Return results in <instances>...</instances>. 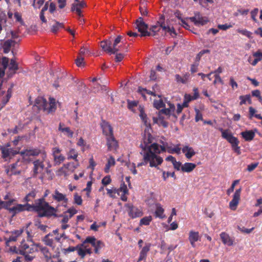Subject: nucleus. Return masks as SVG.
Instances as JSON below:
<instances>
[{
  "label": "nucleus",
  "instance_id": "nucleus-56",
  "mask_svg": "<svg viewBox=\"0 0 262 262\" xmlns=\"http://www.w3.org/2000/svg\"><path fill=\"white\" fill-rule=\"evenodd\" d=\"M173 168L177 171H182L183 164L180 161H174L172 163Z\"/></svg>",
  "mask_w": 262,
  "mask_h": 262
},
{
  "label": "nucleus",
  "instance_id": "nucleus-20",
  "mask_svg": "<svg viewBox=\"0 0 262 262\" xmlns=\"http://www.w3.org/2000/svg\"><path fill=\"white\" fill-rule=\"evenodd\" d=\"M167 104L168 107L160 111V113L164 115L166 117V119H169L171 116L176 117L173 114L175 111L174 105L170 102H167Z\"/></svg>",
  "mask_w": 262,
  "mask_h": 262
},
{
  "label": "nucleus",
  "instance_id": "nucleus-63",
  "mask_svg": "<svg viewBox=\"0 0 262 262\" xmlns=\"http://www.w3.org/2000/svg\"><path fill=\"white\" fill-rule=\"evenodd\" d=\"M84 58L83 57L78 56L77 58L76 59L75 62L78 67H83L84 63L83 62Z\"/></svg>",
  "mask_w": 262,
  "mask_h": 262
},
{
  "label": "nucleus",
  "instance_id": "nucleus-31",
  "mask_svg": "<svg viewBox=\"0 0 262 262\" xmlns=\"http://www.w3.org/2000/svg\"><path fill=\"white\" fill-rule=\"evenodd\" d=\"M117 190H118V195H120L121 200L123 201H126L127 200L126 195L128 194V191L125 183H122L120 188L117 189Z\"/></svg>",
  "mask_w": 262,
  "mask_h": 262
},
{
  "label": "nucleus",
  "instance_id": "nucleus-2",
  "mask_svg": "<svg viewBox=\"0 0 262 262\" xmlns=\"http://www.w3.org/2000/svg\"><path fill=\"white\" fill-rule=\"evenodd\" d=\"M20 154L23 159L27 161L31 160V156L41 155V159L35 160L33 162V177H42L45 168L44 161L47 158V154L44 151H41L38 148H27L21 151Z\"/></svg>",
  "mask_w": 262,
  "mask_h": 262
},
{
  "label": "nucleus",
  "instance_id": "nucleus-18",
  "mask_svg": "<svg viewBox=\"0 0 262 262\" xmlns=\"http://www.w3.org/2000/svg\"><path fill=\"white\" fill-rule=\"evenodd\" d=\"M58 230H55L53 231L51 234H49L46 235L43 239L44 242L47 245L52 246L53 244V240L52 238H51V236H54L55 239L59 241L61 237H62L64 235V233L61 234L60 236H58Z\"/></svg>",
  "mask_w": 262,
  "mask_h": 262
},
{
  "label": "nucleus",
  "instance_id": "nucleus-10",
  "mask_svg": "<svg viewBox=\"0 0 262 262\" xmlns=\"http://www.w3.org/2000/svg\"><path fill=\"white\" fill-rule=\"evenodd\" d=\"M52 152L54 165H59L65 160L66 158L61 153V150L59 147H55L53 148Z\"/></svg>",
  "mask_w": 262,
  "mask_h": 262
},
{
  "label": "nucleus",
  "instance_id": "nucleus-16",
  "mask_svg": "<svg viewBox=\"0 0 262 262\" xmlns=\"http://www.w3.org/2000/svg\"><path fill=\"white\" fill-rule=\"evenodd\" d=\"M153 138L152 136L149 133H145L143 138V141L140 144V147L143 149V152L147 151L152 144Z\"/></svg>",
  "mask_w": 262,
  "mask_h": 262
},
{
  "label": "nucleus",
  "instance_id": "nucleus-40",
  "mask_svg": "<svg viewBox=\"0 0 262 262\" xmlns=\"http://www.w3.org/2000/svg\"><path fill=\"white\" fill-rule=\"evenodd\" d=\"M175 77H176V80L177 82L180 83H183V84H185L189 80V74L188 73H186V74H184L182 76H181L178 74H177V75H176Z\"/></svg>",
  "mask_w": 262,
  "mask_h": 262
},
{
  "label": "nucleus",
  "instance_id": "nucleus-25",
  "mask_svg": "<svg viewBox=\"0 0 262 262\" xmlns=\"http://www.w3.org/2000/svg\"><path fill=\"white\" fill-rule=\"evenodd\" d=\"M78 151L75 148H70L69 150L67 152V159L69 160H73L74 162H71L73 163L79 164L78 157Z\"/></svg>",
  "mask_w": 262,
  "mask_h": 262
},
{
  "label": "nucleus",
  "instance_id": "nucleus-55",
  "mask_svg": "<svg viewBox=\"0 0 262 262\" xmlns=\"http://www.w3.org/2000/svg\"><path fill=\"white\" fill-rule=\"evenodd\" d=\"M76 250L77 251L78 254L81 257L83 258L87 253L84 251L81 245L77 246Z\"/></svg>",
  "mask_w": 262,
  "mask_h": 262
},
{
  "label": "nucleus",
  "instance_id": "nucleus-38",
  "mask_svg": "<svg viewBox=\"0 0 262 262\" xmlns=\"http://www.w3.org/2000/svg\"><path fill=\"white\" fill-rule=\"evenodd\" d=\"M195 164L190 162H186L183 164V172L190 173L192 172L196 167Z\"/></svg>",
  "mask_w": 262,
  "mask_h": 262
},
{
  "label": "nucleus",
  "instance_id": "nucleus-59",
  "mask_svg": "<svg viewBox=\"0 0 262 262\" xmlns=\"http://www.w3.org/2000/svg\"><path fill=\"white\" fill-rule=\"evenodd\" d=\"M36 193L35 191H32L30 192L28 194L26 195L25 197V201L26 202H30L33 200V199L35 197Z\"/></svg>",
  "mask_w": 262,
  "mask_h": 262
},
{
  "label": "nucleus",
  "instance_id": "nucleus-44",
  "mask_svg": "<svg viewBox=\"0 0 262 262\" xmlns=\"http://www.w3.org/2000/svg\"><path fill=\"white\" fill-rule=\"evenodd\" d=\"M63 27L62 23L55 21L54 24L51 27V30L53 33H56L60 28Z\"/></svg>",
  "mask_w": 262,
  "mask_h": 262
},
{
  "label": "nucleus",
  "instance_id": "nucleus-13",
  "mask_svg": "<svg viewBox=\"0 0 262 262\" xmlns=\"http://www.w3.org/2000/svg\"><path fill=\"white\" fill-rule=\"evenodd\" d=\"M9 144H7L6 146H2L1 147V149L4 158L6 159L8 158H11V157L19 152V149L18 148L13 149L12 148H9Z\"/></svg>",
  "mask_w": 262,
  "mask_h": 262
},
{
  "label": "nucleus",
  "instance_id": "nucleus-12",
  "mask_svg": "<svg viewBox=\"0 0 262 262\" xmlns=\"http://www.w3.org/2000/svg\"><path fill=\"white\" fill-rule=\"evenodd\" d=\"M242 188H239L236 189L232 195V199L229 202V207L231 210L235 211L236 210L238 205L241 200V195Z\"/></svg>",
  "mask_w": 262,
  "mask_h": 262
},
{
  "label": "nucleus",
  "instance_id": "nucleus-34",
  "mask_svg": "<svg viewBox=\"0 0 262 262\" xmlns=\"http://www.w3.org/2000/svg\"><path fill=\"white\" fill-rule=\"evenodd\" d=\"M151 244L150 243H145L144 246L142 248L140 252V255L138 258V261H140L146 257L147 254L149 252L150 249Z\"/></svg>",
  "mask_w": 262,
  "mask_h": 262
},
{
  "label": "nucleus",
  "instance_id": "nucleus-51",
  "mask_svg": "<svg viewBox=\"0 0 262 262\" xmlns=\"http://www.w3.org/2000/svg\"><path fill=\"white\" fill-rule=\"evenodd\" d=\"M193 100H195V99H193V96H191L189 94H185L184 96L183 106L187 107L188 103Z\"/></svg>",
  "mask_w": 262,
  "mask_h": 262
},
{
  "label": "nucleus",
  "instance_id": "nucleus-11",
  "mask_svg": "<svg viewBox=\"0 0 262 262\" xmlns=\"http://www.w3.org/2000/svg\"><path fill=\"white\" fill-rule=\"evenodd\" d=\"M135 27L141 33V36H150L151 35V33L147 31V25L143 21L141 17L139 18L136 20Z\"/></svg>",
  "mask_w": 262,
  "mask_h": 262
},
{
  "label": "nucleus",
  "instance_id": "nucleus-9",
  "mask_svg": "<svg viewBox=\"0 0 262 262\" xmlns=\"http://www.w3.org/2000/svg\"><path fill=\"white\" fill-rule=\"evenodd\" d=\"M125 207L126 209L128 216L132 219L141 217L143 214L141 209L134 206L132 204H125Z\"/></svg>",
  "mask_w": 262,
  "mask_h": 262
},
{
  "label": "nucleus",
  "instance_id": "nucleus-48",
  "mask_svg": "<svg viewBox=\"0 0 262 262\" xmlns=\"http://www.w3.org/2000/svg\"><path fill=\"white\" fill-rule=\"evenodd\" d=\"M138 92L142 95V96L144 99L146 98V94L151 95L154 96H156V94L155 93L142 88H139Z\"/></svg>",
  "mask_w": 262,
  "mask_h": 262
},
{
  "label": "nucleus",
  "instance_id": "nucleus-54",
  "mask_svg": "<svg viewBox=\"0 0 262 262\" xmlns=\"http://www.w3.org/2000/svg\"><path fill=\"white\" fill-rule=\"evenodd\" d=\"M14 202L13 199H11L8 201H1L0 200V209L2 208H8V207L10 206V204L13 203Z\"/></svg>",
  "mask_w": 262,
  "mask_h": 262
},
{
  "label": "nucleus",
  "instance_id": "nucleus-14",
  "mask_svg": "<svg viewBox=\"0 0 262 262\" xmlns=\"http://www.w3.org/2000/svg\"><path fill=\"white\" fill-rule=\"evenodd\" d=\"M86 242H88L91 244V245L94 248L95 252L98 253L99 251L103 247H104V243L99 240H97L94 237H88L85 239Z\"/></svg>",
  "mask_w": 262,
  "mask_h": 262
},
{
  "label": "nucleus",
  "instance_id": "nucleus-27",
  "mask_svg": "<svg viewBox=\"0 0 262 262\" xmlns=\"http://www.w3.org/2000/svg\"><path fill=\"white\" fill-rule=\"evenodd\" d=\"M106 145L109 150H116L118 146V142L115 139L114 135L106 137Z\"/></svg>",
  "mask_w": 262,
  "mask_h": 262
},
{
  "label": "nucleus",
  "instance_id": "nucleus-45",
  "mask_svg": "<svg viewBox=\"0 0 262 262\" xmlns=\"http://www.w3.org/2000/svg\"><path fill=\"white\" fill-rule=\"evenodd\" d=\"M158 99L155 100L154 101V106L157 109H160L164 106H165L163 100L160 98V96L158 95Z\"/></svg>",
  "mask_w": 262,
  "mask_h": 262
},
{
  "label": "nucleus",
  "instance_id": "nucleus-15",
  "mask_svg": "<svg viewBox=\"0 0 262 262\" xmlns=\"http://www.w3.org/2000/svg\"><path fill=\"white\" fill-rule=\"evenodd\" d=\"M180 144H177L173 147L169 146L167 143L163 144V145L160 146L162 151H167L169 154H177L179 155L181 154Z\"/></svg>",
  "mask_w": 262,
  "mask_h": 262
},
{
  "label": "nucleus",
  "instance_id": "nucleus-26",
  "mask_svg": "<svg viewBox=\"0 0 262 262\" xmlns=\"http://www.w3.org/2000/svg\"><path fill=\"white\" fill-rule=\"evenodd\" d=\"M101 127L103 134L106 137L113 135V129L111 124L105 121H102L101 123Z\"/></svg>",
  "mask_w": 262,
  "mask_h": 262
},
{
  "label": "nucleus",
  "instance_id": "nucleus-47",
  "mask_svg": "<svg viewBox=\"0 0 262 262\" xmlns=\"http://www.w3.org/2000/svg\"><path fill=\"white\" fill-rule=\"evenodd\" d=\"M236 32L243 35H244V36L247 37L249 38H252V33L246 29L239 28L236 30Z\"/></svg>",
  "mask_w": 262,
  "mask_h": 262
},
{
  "label": "nucleus",
  "instance_id": "nucleus-7",
  "mask_svg": "<svg viewBox=\"0 0 262 262\" xmlns=\"http://www.w3.org/2000/svg\"><path fill=\"white\" fill-rule=\"evenodd\" d=\"M80 164L68 162L64 164L61 167L56 171V174L58 176L67 177L70 173L73 172Z\"/></svg>",
  "mask_w": 262,
  "mask_h": 262
},
{
  "label": "nucleus",
  "instance_id": "nucleus-5",
  "mask_svg": "<svg viewBox=\"0 0 262 262\" xmlns=\"http://www.w3.org/2000/svg\"><path fill=\"white\" fill-rule=\"evenodd\" d=\"M219 130L221 133L222 137L231 144L233 150L238 155H240L241 152L240 147L238 146L239 141L233 135L231 131L229 129H224L223 128H219Z\"/></svg>",
  "mask_w": 262,
  "mask_h": 262
},
{
  "label": "nucleus",
  "instance_id": "nucleus-62",
  "mask_svg": "<svg viewBox=\"0 0 262 262\" xmlns=\"http://www.w3.org/2000/svg\"><path fill=\"white\" fill-rule=\"evenodd\" d=\"M138 102L136 101H127V105L129 109L134 111V108L137 106Z\"/></svg>",
  "mask_w": 262,
  "mask_h": 262
},
{
  "label": "nucleus",
  "instance_id": "nucleus-52",
  "mask_svg": "<svg viewBox=\"0 0 262 262\" xmlns=\"http://www.w3.org/2000/svg\"><path fill=\"white\" fill-rule=\"evenodd\" d=\"M107 194L112 198H116V194H118V190L116 188L106 189Z\"/></svg>",
  "mask_w": 262,
  "mask_h": 262
},
{
  "label": "nucleus",
  "instance_id": "nucleus-28",
  "mask_svg": "<svg viewBox=\"0 0 262 262\" xmlns=\"http://www.w3.org/2000/svg\"><path fill=\"white\" fill-rule=\"evenodd\" d=\"M121 36H118L114 40L113 44L111 46V54H116L121 50L123 43L121 42Z\"/></svg>",
  "mask_w": 262,
  "mask_h": 262
},
{
  "label": "nucleus",
  "instance_id": "nucleus-43",
  "mask_svg": "<svg viewBox=\"0 0 262 262\" xmlns=\"http://www.w3.org/2000/svg\"><path fill=\"white\" fill-rule=\"evenodd\" d=\"M71 10L73 12H75L79 17L82 16L81 8L78 5V0H75V2L72 4Z\"/></svg>",
  "mask_w": 262,
  "mask_h": 262
},
{
  "label": "nucleus",
  "instance_id": "nucleus-41",
  "mask_svg": "<svg viewBox=\"0 0 262 262\" xmlns=\"http://www.w3.org/2000/svg\"><path fill=\"white\" fill-rule=\"evenodd\" d=\"M15 44V42L12 40H8L5 41L3 46L4 53H8L10 51L11 48L12 46H14Z\"/></svg>",
  "mask_w": 262,
  "mask_h": 262
},
{
  "label": "nucleus",
  "instance_id": "nucleus-53",
  "mask_svg": "<svg viewBox=\"0 0 262 262\" xmlns=\"http://www.w3.org/2000/svg\"><path fill=\"white\" fill-rule=\"evenodd\" d=\"M74 203L78 205H81L82 204V199L81 196L77 193L74 194Z\"/></svg>",
  "mask_w": 262,
  "mask_h": 262
},
{
  "label": "nucleus",
  "instance_id": "nucleus-19",
  "mask_svg": "<svg viewBox=\"0 0 262 262\" xmlns=\"http://www.w3.org/2000/svg\"><path fill=\"white\" fill-rule=\"evenodd\" d=\"M12 92L11 88L9 89L7 92L0 91V106L3 107L8 102Z\"/></svg>",
  "mask_w": 262,
  "mask_h": 262
},
{
  "label": "nucleus",
  "instance_id": "nucleus-1",
  "mask_svg": "<svg viewBox=\"0 0 262 262\" xmlns=\"http://www.w3.org/2000/svg\"><path fill=\"white\" fill-rule=\"evenodd\" d=\"M12 204H10V206L8 207L9 209L14 214H16L21 211L34 210L38 212L40 216H51L54 215L56 212V210L53 207L50 206L46 202L44 199H39L36 200L33 205L15 204V200Z\"/></svg>",
  "mask_w": 262,
  "mask_h": 262
},
{
  "label": "nucleus",
  "instance_id": "nucleus-8",
  "mask_svg": "<svg viewBox=\"0 0 262 262\" xmlns=\"http://www.w3.org/2000/svg\"><path fill=\"white\" fill-rule=\"evenodd\" d=\"M9 59L7 57H4L2 59V68H0V77H3L5 74V70L7 67H8L9 70L14 73L18 69V64L15 61L14 59H11L10 63L8 64Z\"/></svg>",
  "mask_w": 262,
  "mask_h": 262
},
{
  "label": "nucleus",
  "instance_id": "nucleus-58",
  "mask_svg": "<svg viewBox=\"0 0 262 262\" xmlns=\"http://www.w3.org/2000/svg\"><path fill=\"white\" fill-rule=\"evenodd\" d=\"M239 182V180H236L233 182L230 188L227 190V194L229 195L234 190L235 186L237 185Z\"/></svg>",
  "mask_w": 262,
  "mask_h": 262
},
{
  "label": "nucleus",
  "instance_id": "nucleus-4",
  "mask_svg": "<svg viewBox=\"0 0 262 262\" xmlns=\"http://www.w3.org/2000/svg\"><path fill=\"white\" fill-rule=\"evenodd\" d=\"M35 105L39 110H43L48 114L54 112L57 107L56 100L52 97H50L49 102H47L43 97H38L35 100Z\"/></svg>",
  "mask_w": 262,
  "mask_h": 262
},
{
  "label": "nucleus",
  "instance_id": "nucleus-29",
  "mask_svg": "<svg viewBox=\"0 0 262 262\" xmlns=\"http://www.w3.org/2000/svg\"><path fill=\"white\" fill-rule=\"evenodd\" d=\"M166 117L163 114L158 112V117H153V121L155 123L158 124L164 127H166L168 125L167 122L166 121Z\"/></svg>",
  "mask_w": 262,
  "mask_h": 262
},
{
  "label": "nucleus",
  "instance_id": "nucleus-46",
  "mask_svg": "<svg viewBox=\"0 0 262 262\" xmlns=\"http://www.w3.org/2000/svg\"><path fill=\"white\" fill-rule=\"evenodd\" d=\"M239 99L241 100L240 101V105L244 104L246 103V102H248L249 104L252 103V101L251 99V97L250 95H246L245 96H241L239 97Z\"/></svg>",
  "mask_w": 262,
  "mask_h": 262
},
{
  "label": "nucleus",
  "instance_id": "nucleus-33",
  "mask_svg": "<svg viewBox=\"0 0 262 262\" xmlns=\"http://www.w3.org/2000/svg\"><path fill=\"white\" fill-rule=\"evenodd\" d=\"M257 131V130L256 129L246 130L242 132L241 135L246 141H251L254 139L255 134Z\"/></svg>",
  "mask_w": 262,
  "mask_h": 262
},
{
  "label": "nucleus",
  "instance_id": "nucleus-17",
  "mask_svg": "<svg viewBox=\"0 0 262 262\" xmlns=\"http://www.w3.org/2000/svg\"><path fill=\"white\" fill-rule=\"evenodd\" d=\"M53 199L58 202H61L64 206H66L68 199L67 198L66 194L60 192L58 190L56 189L52 195Z\"/></svg>",
  "mask_w": 262,
  "mask_h": 262
},
{
  "label": "nucleus",
  "instance_id": "nucleus-39",
  "mask_svg": "<svg viewBox=\"0 0 262 262\" xmlns=\"http://www.w3.org/2000/svg\"><path fill=\"white\" fill-rule=\"evenodd\" d=\"M164 19V17L163 16H162L160 18V20L158 23L154 26H152L150 28V31L153 32V34L151 33L150 35H155V33L160 31L161 28H162L161 23H163V21Z\"/></svg>",
  "mask_w": 262,
  "mask_h": 262
},
{
  "label": "nucleus",
  "instance_id": "nucleus-6",
  "mask_svg": "<svg viewBox=\"0 0 262 262\" xmlns=\"http://www.w3.org/2000/svg\"><path fill=\"white\" fill-rule=\"evenodd\" d=\"M32 234V233L28 230L25 232L24 235H26L27 242L25 239H22L18 250L20 254L25 255L35 251L37 244H34L31 241V236Z\"/></svg>",
  "mask_w": 262,
  "mask_h": 262
},
{
  "label": "nucleus",
  "instance_id": "nucleus-57",
  "mask_svg": "<svg viewBox=\"0 0 262 262\" xmlns=\"http://www.w3.org/2000/svg\"><path fill=\"white\" fill-rule=\"evenodd\" d=\"M88 242L85 241L81 245V247L83 248L84 250L87 254H91L92 253L91 248L87 245Z\"/></svg>",
  "mask_w": 262,
  "mask_h": 262
},
{
  "label": "nucleus",
  "instance_id": "nucleus-30",
  "mask_svg": "<svg viewBox=\"0 0 262 262\" xmlns=\"http://www.w3.org/2000/svg\"><path fill=\"white\" fill-rule=\"evenodd\" d=\"M189 19L196 26H203L206 24L209 21L208 18L206 17H200V16L196 15L194 17H189Z\"/></svg>",
  "mask_w": 262,
  "mask_h": 262
},
{
  "label": "nucleus",
  "instance_id": "nucleus-49",
  "mask_svg": "<svg viewBox=\"0 0 262 262\" xmlns=\"http://www.w3.org/2000/svg\"><path fill=\"white\" fill-rule=\"evenodd\" d=\"M100 46L102 49L107 52V53L111 54V45L110 43H107L105 41H101L100 43Z\"/></svg>",
  "mask_w": 262,
  "mask_h": 262
},
{
  "label": "nucleus",
  "instance_id": "nucleus-35",
  "mask_svg": "<svg viewBox=\"0 0 262 262\" xmlns=\"http://www.w3.org/2000/svg\"><path fill=\"white\" fill-rule=\"evenodd\" d=\"M25 233V232H24V230L22 229L12 232L9 238L8 242L16 241L20 239L23 236L26 237V235H24Z\"/></svg>",
  "mask_w": 262,
  "mask_h": 262
},
{
  "label": "nucleus",
  "instance_id": "nucleus-23",
  "mask_svg": "<svg viewBox=\"0 0 262 262\" xmlns=\"http://www.w3.org/2000/svg\"><path fill=\"white\" fill-rule=\"evenodd\" d=\"M182 151L187 159H191L196 154L193 148L188 145H184L182 148Z\"/></svg>",
  "mask_w": 262,
  "mask_h": 262
},
{
  "label": "nucleus",
  "instance_id": "nucleus-24",
  "mask_svg": "<svg viewBox=\"0 0 262 262\" xmlns=\"http://www.w3.org/2000/svg\"><path fill=\"white\" fill-rule=\"evenodd\" d=\"M58 130L69 138H72L73 137L74 132L69 127L66 126L62 123H60L59 124Z\"/></svg>",
  "mask_w": 262,
  "mask_h": 262
},
{
  "label": "nucleus",
  "instance_id": "nucleus-42",
  "mask_svg": "<svg viewBox=\"0 0 262 262\" xmlns=\"http://www.w3.org/2000/svg\"><path fill=\"white\" fill-rule=\"evenodd\" d=\"M161 26L163 30L166 33H168L172 37H174L176 35V33L173 27L168 26H166L163 23H161Z\"/></svg>",
  "mask_w": 262,
  "mask_h": 262
},
{
  "label": "nucleus",
  "instance_id": "nucleus-61",
  "mask_svg": "<svg viewBox=\"0 0 262 262\" xmlns=\"http://www.w3.org/2000/svg\"><path fill=\"white\" fill-rule=\"evenodd\" d=\"M112 180L110 176H106L104 177L101 183L104 186H106L111 183Z\"/></svg>",
  "mask_w": 262,
  "mask_h": 262
},
{
  "label": "nucleus",
  "instance_id": "nucleus-32",
  "mask_svg": "<svg viewBox=\"0 0 262 262\" xmlns=\"http://www.w3.org/2000/svg\"><path fill=\"white\" fill-rule=\"evenodd\" d=\"M164 209L160 204L156 203L155 204L154 214L156 217H158L160 219H165L166 217V215L164 213Z\"/></svg>",
  "mask_w": 262,
  "mask_h": 262
},
{
  "label": "nucleus",
  "instance_id": "nucleus-50",
  "mask_svg": "<svg viewBox=\"0 0 262 262\" xmlns=\"http://www.w3.org/2000/svg\"><path fill=\"white\" fill-rule=\"evenodd\" d=\"M152 221V217L151 216H145L141 219L140 221V225H149Z\"/></svg>",
  "mask_w": 262,
  "mask_h": 262
},
{
  "label": "nucleus",
  "instance_id": "nucleus-60",
  "mask_svg": "<svg viewBox=\"0 0 262 262\" xmlns=\"http://www.w3.org/2000/svg\"><path fill=\"white\" fill-rule=\"evenodd\" d=\"M92 182L91 181L88 182L86 187L83 189V191L86 192L87 196H90V194L92 189Z\"/></svg>",
  "mask_w": 262,
  "mask_h": 262
},
{
  "label": "nucleus",
  "instance_id": "nucleus-36",
  "mask_svg": "<svg viewBox=\"0 0 262 262\" xmlns=\"http://www.w3.org/2000/svg\"><path fill=\"white\" fill-rule=\"evenodd\" d=\"M40 251L46 258L47 261H49V259L52 257L51 254L49 252V249L47 248L43 247L39 244H37L36 245L35 251Z\"/></svg>",
  "mask_w": 262,
  "mask_h": 262
},
{
  "label": "nucleus",
  "instance_id": "nucleus-64",
  "mask_svg": "<svg viewBox=\"0 0 262 262\" xmlns=\"http://www.w3.org/2000/svg\"><path fill=\"white\" fill-rule=\"evenodd\" d=\"M229 83H230V85H231L232 90H235L238 88V84H237V82L235 81V80L233 77H230Z\"/></svg>",
  "mask_w": 262,
  "mask_h": 262
},
{
  "label": "nucleus",
  "instance_id": "nucleus-22",
  "mask_svg": "<svg viewBox=\"0 0 262 262\" xmlns=\"http://www.w3.org/2000/svg\"><path fill=\"white\" fill-rule=\"evenodd\" d=\"M220 238L223 243L228 246H232L234 244V239L230 237L229 234L225 232H221L220 234Z\"/></svg>",
  "mask_w": 262,
  "mask_h": 262
},
{
  "label": "nucleus",
  "instance_id": "nucleus-3",
  "mask_svg": "<svg viewBox=\"0 0 262 262\" xmlns=\"http://www.w3.org/2000/svg\"><path fill=\"white\" fill-rule=\"evenodd\" d=\"M161 151L160 147L158 144L152 143L147 151L143 152V159L145 163L149 164L150 167H157L163 161L162 158L158 155Z\"/></svg>",
  "mask_w": 262,
  "mask_h": 262
},
{
  "label": "nucleus",
  "instance_id": "nucleus-21",
  "mask_svg": "<svg viewBox=\"0 0 262 262\" xmlns=\"http://www.w3.org/2000/svg\"><path fill=\"white\" fill-rule=\"evenodd\" d=\"M201 237L198 231H195L191 230L188 233V240L190 242L191 246L192 247H195L196 246L195 243L200 241Z\"/></svg>",
  "mask_w": 262,
  "mask_h": 262
},
{
  "label": "nucleus",
  "instance_id": "nucleus-37",
  "mask_svg": "<svg viewBox=\"0 0 262 262\" xmlns=\"http://www.w3.org/2000/svg\"><path fill=\"white\" fill-rule=\"evenodd\" d=\"M115 164L116 161L115 158L113 156H110L107 159V162L104 168V171L105 172V173H109L110 171V168L111 167L114 166L115 165Z\"/></svg>",
  "mask_w": 262,
  "mask_h": 262
}]
</instances>
